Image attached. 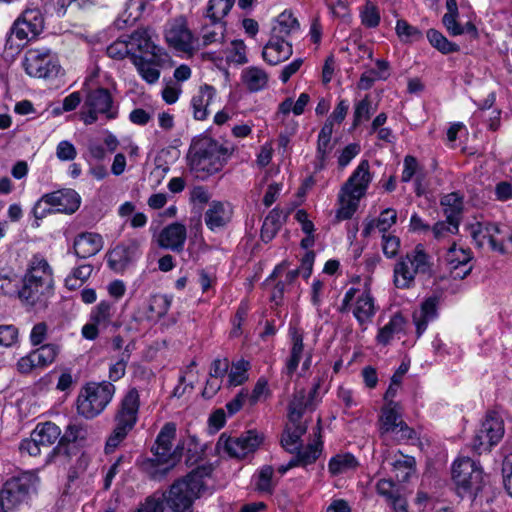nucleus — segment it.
Segmentation results:
<instances>
[{"label":"nucleus","mask_w":512,"mask_h":512,"mask_svg":"<svg viewBox=\"0 0 512 512\" xmlns=\"http://www.w3.org/2000/svg\"><path fill=\"white\" fill-rule=\"evenodd\" d=\"M234 152L229 143H219L210 137L193 142L189 149L188 161L191 171L204 178L219 172Z\"/></svg>","instance_id":"1"},{"label":"nucleus","mask_w":512,"mask_h":512,"mask_svg":"<svg viewBox=\"0 0 512 512\" xmlns=\"http://www.w3.org/2000/svg\"><path fill=\"white\" fill-rule=\"evenodd\" d=\"M226 22L210 21L201 28V43L198 47L222 45L225 41Z\"/></svg>","instance_id":"32"},{"label":"nucleus","mask_w":512,"mask_h":512,"mask_svg":"<svg viewBox=\"0 0 512 512\" xmlns=\"http://www.w3.org/2000/svg\"><path fill=\"white\" fill-rule=\"evenodd\" d=\"M222 441L224 450L229 456L242 459L259 447L262 437L255 430H249L239 437L224 439L221 436L218 443L220 444Z\"/></svg>","instance_id":"15"},{"label":"nucleus","mask_w":512,"mask_h":512,"mask_svg":"<svg viewBox=\"0 0 512 512\" xmlns=\"http://www.w3.org/2000/svg\"><path fill=\"white\" fill-rule=\"evenodd\" d=\"M388 404L382 408L380 417L381 433H389L397 430V424L401 420V414L398 411V404L392 400H388Z\"/></svg>","instance_id":"40"},{"label":"nucleus","mask_w":512,"mask_h":512,"mask_svg":"<svg viewBox=\"0 0 512 512\" xmlns=\"http://www.w3.org/2000/svg\"><path fill=\"white\" fill-rule=\"evenodd\" d=\"M395 31L403 43L419 41L423 36L422 32L417 27L410 25L403 19L397 21Z\"/></svg>","instance_id":"49"},{"label":"nucleus","mask_w":512,"mask_h":512,"mask_svg":"<svg viewBox=\"0 0 512 512\" xmlns=\"http://www.w3.org/2000/svg\"><path fill=\"white\" fill-rule=\"evenodd\" d=\"M459 222L460 221L455 219H446V221L437 222L432 228L434 237L437 240H440L442 238L449 236L450 234L457 233L459 228Z\"/></svg>","instance_id":"57"},{"label":"nucleus","mask_w":512,"mask_h":512,"mask_svg":"<svg viewBox=\"0 0 512 512\" xmlns=\"http://www.w3.org/2000/svg\"><path fill=\"white\" fill-rule=\"evenodd\" d=\"M23 68L31 77L52 79L61 69L57 53L48 47H36L26 50L22 61Z\"/></svg>","instance_id":"8"},{"label":"nucleus","mask_w":512,"mask_h":512,"mask_svg":"<svg viewBox=\"0 0 512 512\" xmlns=\"http://www.w3.org/2000/svg\"><path fill=\"white\" fill-rule=\"evenodd\" d=\"M129 45L150 57L163 56L162 49L154 44L148 29L145 28H139L130 35Z\"/></svg>","instance_id":"29"},{"label":"nucleus","mask_w":512,"mask_h":512,"mask_svg":"<svg viewBox=\"0 0 512 512\" xmlns=\"http://www.w3.org/2000/svg\"><path fill=\"white\" fill-rule=\"evenodd\" d=\"M292 45L284 38L271 35L262 51L263 59L270 65H278L290 58Z\"/></svg>","instance_id":"21"},{"label":"nucleus","mask_w":512,"mask_h":512,"mask_svg":"<svg viewBox=\"0 0 512 512\" xmlns=\"http://www.w3.org/2000/svg\"><path fill=\"white\" fill-rule=\"evenodd\" d=\"M406 326L405 318L399 314H394L389 322L379 329L376 336V340L379 344L386 346L394 339L395 336H399L404 333Z\"/></svg>","instance_id":"34"},{"label":"nucleus","mask_w":512,"mask_h":512,"mask_svg":"<svg viewBox=\"0 0 512 512\" xmlns=\"http://www.w3.org/2000/svg\"><path fill=\"white\" fill-rule=\"evenodd\" d=\"M270 391L268 389V382L265 378H260L256 382L251 393L247 390V404L252 407L256 405L262 399L269 396Z\"/></svg>","instance_id":"56"},{"label":"nucleus","mask_w":512,"mask_h":512,"mask_svg":"<svg viewBox=\"0 0 512 512\" xmlns=\"http://www.w3.org/2000/svg\"><path fill=\"white\" fill-rule=\"evenodd\" d=\"M469 233L478 247L488 244L493 251L505 252L504 239L500 238L498 225L490 222H476L468 226Z\"/></svg>","instance_id":"14"},{"label":"nucleus","mask_w":512,"mask_h":512,"mask_svg":"<svg viewBox=\"0 0 512 512\" xmlns=\"http://www.w3.org/2000/svg\"><path fill=\"white\" fill-rule=\"evenodd\" d=\"M64 192L63 190H57L54 192L46 193L42 195L34 204L32 208V214L35 220H41L46 216L54 213H64ZM39 223L36 222L35 227H38Z\"/></svg>","instance_id":"19"},{"label":"nucleus","mask_w":512,"mask_h":512,"mask_svg":"<svg viewBox=\"0 0 512 512\" xmlns=\"http://www.w3.org/2000/svg\"><path fill=\"white\" fill-rule=\"evenodd\" d=\"M427 39L435 49L443 54L459 51V46L456 43L450 42L441 32L435 29L427 31Z\"/></svg>","instance_id":"44"},{"label":"nucleus","mask_w":512,"mask_h":512,"mask_svg":"<svg viewBox=\"0 0 512 512\" xmlns=\"http://www.w3.org/2000/svg\"><path fill=\"white\" fill-rule=\"evenodd\" d=\"M403 165L404 169L401 175V181L407 183L415 176L416 182H419L422 168L417 159L412 155H407L404 158Z\"/></svg>","instance_id":"55"},{"label":"nucleus","mask_w":512,"mask_h":512,"mask_svg":"<svg viewBox=\"0 0 512 512\" xmlns=\"http://www.w3.org/2000/svg\"><path fill=\"white\" fill-rule=\"evenodd\" d=\"M482 432L488 439V445H496L504 435V423L496 412H488L481 424Z\"/></svg>","instance_id":"35"},{"label":"nucleus","mask_w":512,"mask_h":512,"mask_svg":"<svg viewBox=\"0 0 512 512\" xmlns=\"http://www.w3.org/2000/svg\"><path fill=\"white\" fill-rule=\"evenodd\" d=\"M318 387V384L315 385L309 392H306L304 389L295 391L288 406V419L291 423L301 421L306 411L314 410Z\"/></svg>","instance_id":"18"},{"label":"nucleus","mask_w":512,"mask_h":512,"mask_svg":"<svg viewBox=\"0 0 512 512\" xmlns=\"http://www.w3.org/2000/svg\"><path fill=\"white\" fill-rule=\"evenodd\" d=\"M103 246V237L95 232H82L74 239L73 243L75 255L80 258L96 255Z\"/></svg>","instance_id":"23"},{"label":"nucleus","mask_w":512,"mask_h":512,"mask_svg":"<svg viewBox=\"0 0 512 512\" xmlns=\"http://www.w3.org/2000/svg\"><path fill=\"white\" fill-rule=\"evenodd\" d=\"M377 493L384 497L387 503L401 491L390 479H380L376 484Z\"/></svg>","instance_id":"63"},{"label":"nucleus","mask_w":512,"mask_h":512,"mask_svg":"<svg viewBox=\"0 0 512 512\" xmlns=\"http://www.w3.org/2000/svg\"><path fill=\"white\" fill-rule=\"evenodd\" d=\"M353 300H355V303L352 312L358 323L363 326L371 322L376 313L374 298L372 297L371 292L368 289L360 291L357 288L351 287L344 295L342 304L339 307V312H348Z\"/></svg>","instance_id":"10"},{"label":"nucleus","mask_w":512,"mask_h":512,"mask_svg":"<svg viewBox=\"0 0 512 512\" xmlns=\"http://www.w3.org/2000/svg\"><path fill=\"white\" fill-rule=\"evenodd\" d=\"M432 263L422 244L401 257L394 265L393 281L397 288L413 286L417 275L431 276Z\"/></svg>","instance_id":"7"},{"label":"nucleus","mask_w":512,"mask_h":512,"mask_svg":"<svg viewBox=\"0 0 512 512\" xmlns=\"http://www.w3.org/2000/svg\"><path fill=\"white\" fill-rule=\"evenodd\" d=\"M274 469L270 465L263 466L257 475L256 489L260 492L272 494L276 486V481L273 479Z\"/></svg>","instance_id":"48"},{"label":"nucleus","mask_w":512,"mask_h":512,"mask_svg":"<svg viewBox=\"0 0 512 512\" xmlns=\"http://www.w3.org/2000/svg\"><path fill=\"white\" fill-rule=\"evenodd\" d=\"M162 56L145 58L142 55H131V61L136 66L138 73L149 84H154L159 80Z\"/></svg>","instance_id":"26"},{"label":"nucleus","mask_w":512,"mask_h":512,"mask_svg":"<svg viewBox=\"0 0 512 512\" xmlns=\"http://www.w3.org/2000/svg\"><path fill=\"white\" fill-rule=\"evenodd\" d=\"M115 393L116 387L110 381L86 382L75 400L77 414L86 420L95 419L110 405Z\"/></svg>","instance_id":"4"},{"label":"nucleus","mask_w":512,"mask_h":512,"mask_svg":"<svg viewBox=\"0 0 512 512\" xmlns=\"http://www.w3.org/2000/svg\"><path fill=\"white\" fill-rule=\"evenodd\" d=\"M87 111L80 113V118L86 125H91L98 120V115L105 116L107 120H113L118 116V108L114 105L113 97L108 89L97 88L90 91L85 99Z\"/></svg>","instance_id":"9"},{"label":"nucleus","mask_w":512,"mask_h":512,"mask_svg":"<svg viewBox=\"0 0 512 512\" xmlns=\"http://www.w3.org/2000/svg\"><path fill=\"white\" fill-rule=\"evenodd\" d=\"M176 436V425L172 422L166 423L157 435L155 445L152 447L156 465H166L163 471H168L175 466L179 456L172 452V441Z\"/></svg>","instance_id":"12"},{"label":"nucleus","mask_w":512,"mask_h":512,"mask_svg":"<svg viewBox=\"0 0 512 512\" xmlns=\"http://www.w3.org/2000/svg\"><path fill=\"white\" fill-rule=\"evenodd\" d=\"M307 425L305 422L295 421L286 425L282 434L281 445L289 453H294L301 446V437L306 433Z\"/></svg>","instance_id":"30"},{"label":"nucleus","mask_w":512,"mask_h":512,"mask_svg":"<svg viewBox=\"0 0 512 512\" xmlns=\"http://www.w3.org/2000/svg\"><path fill=\"white\" fill-rule=\"evenodd\" d=\"M382 251L387 258H395L401 246V240L398 236L393 234L382 235Z\"/></svg>","instance_id":"58"},{"label":"nucleus","mask_w":512,"mask_h":512,"mask_svg":"<svg viewBox=\"0 0 512 512\" xmlns=\"http://www.w3.org/2000/svg\"><path fill=\"white\" fill-rule=\"evenodd\" d=\"M88 434L87 425L81 422L70 423L66 428V443L85 440Z\"/></svg>","instance_id":"60"},{"label":"nucleus","mask_w":512,"mask_h":512,"mask_svg":"<svg viewBox=\"0 0 512 512\" xmlns=\"http://www.w3.org/2000/svg\"><path fill=\"white\" fill-rule=\"evenodd\" d=\"M165 494L154 493L145 498L134 512H164Z\"/></svg>","instance_id":"53"},{"label":"nucleus","mask_w":512,"mask_h":512,"mask_svg":"<svg viewBox=\"0 0 512 512\" xmlns=\"http://www.w3.org/2000/svg\"><path fill=\"white\" fill-rule=\"evenodd\" d=\"M375 108L372 107L371 100L366 95L361 101L355 105L353 115V126L357 127L362 121H366L375 112Z\"/></svg>","instance_id":"52"},{"label":"nucleus","mask_w":512,"mask_h":512,"mask_svg":"<svg viewBox=\"0 0 512 512\" xmlns=\"http://www.w3.org/2000/svg\"><path fill=\"white\" fill-rule=\"evenodd\" d=\"M18 342V329L14 325H0V346L10 348Z\"/></svg>","instance_id":"61"},{"label":"nucleus","mask_w":512,"mask_h":512,"mask_svg":"<svg viewBox=\"0 0 512 512\" xmlns=\"http://www.w3.org/2000/svg\"><path fill=\"white\" fill-rule=\"evenodd\" d=\"M142 240L131 238L119 243L107 253L109 267L115 272L124 271L139 254Z\"/></svg>","instance_id":"13"},{"label":"nucleus","mask_w":512,"mask_h":512,"mask_svg":"<svg viewBox=\"0 0 512 512\" xmlns=\"http://www.w3.org/2000/svg\"><path fill=\"white\" fill-rule=\"evenodd\" d=\"M291 339L292 347L284 367V373L288 377H292L296 372L304 352L303 334L294 328L291 330Z\"/></svg>","instance_id":"33"},{"label":"nucleus","mask_w":512,"mask_h":512,"mask_svg":"<svg viewBox=\"0 0 512 512\" xmlns=\"http://www.w3.org/2000/svg\"><path fill=\"white\" fill-rule=\"evenodd\" d=\"M369 168V162L367 160H362L347 182L343 185L344 191L352 193L355 196L363 197L372 180Z\"/></svg>","instance_id":"22"},{"label":"nucleus","mask_w":512,"mask_h":512,"mask_svg":"<svg viewBox=\"0 0 512 512\" xmlns=\"http://www.w3.org/2000/svg\"><path fill=\"white\" fill-rule=\"evenodd\" d=\"M299 29L300 24L297 18L290 10H285L276 18L275 24L271 30V35L286 39L288 36L297 32Z\"/></svg>","instance_id":"36"},{"label":"nucleus","mask_w":512,"mask_h":512,"mask_svg":"<svg viewBox=\"0 0 512 512\" xmlns=\"http://www.w3.org/2000/svg\"><path fill=\"white\" fill-rule=\"evenodd\" d=\"M269 76L266 71L256 66H250L242 71V82L251 92L264 89L268 84Z\"/></svg>","instance_id":"37"},{"label":"nucleus","mask_w":512,"mask_h":512,"mask_svg":"<svg viewBox=\"0 0 512 512\" xmlns=\"http://www.w3.org/2000/svg\"><path fill=\"white\" fill-rule=\"evenodd\" d=\"M33 432L43 447H50L58 440V444L47 455V463L52 462L54 457L59 455L64 448V436H60V428L53 422L48 421L37 424Z\"/></svg>","instance_id":"16"},{"label":"nucleus","mask_w":512,"mask_h":512,"mask_svg":"<svg viewBox=\"0 0 512 512\" xmlns=\"http://www.w3.org/2000/svg\"><path fill=\"white\" fill-rule=\"evenodd\" d=\"M320 423V420L318 421ZM315 439L302 450H298L297 455L291 459V465L307 466L316 462L323 450L321 440V426L318 424L314 429Z\"/></svg>","instance_id":"24"},{"label":"nucleus","mask_w":512,"mask_h":512,"mask_svg":"<svg viewBox=\"0 0 512 512\" xmlns=\"http://www.w3.org/2000/svg\"><path fill=\"white\" fill-rule=\"evenodd\" d=\"M114 306L108 301H101L91 313V321L100 327L106 328L112 321Z\"/></svg>","instance_id":"45"},{"label":"nucleus","mask_w":512,"mask_h":512,"mask_svg":"<svg viewBox=\"0 0 512 512\" xmlns=\"http://www.w3.org/2000/svg\"><path fill=\"white\" fill-rule=\"evenodd\" d=\"M38 476L33 472H22L7 479L0 490V511L16 512L27 504L31 494L36 493Z\"/></svg>","instance_id":"6"},{"label":"nucleus","mask_w":512,"mask_h":512,"mask_svg":"<svg viewBox=\"0 0 512 512\" xmlns=\"http://www.w3.org/2000/svg\"><path fill=\"white\" fill-rule=\"evenodd\" d=\"M250 363L244 359L238 360L232 364L231 371L228 375L229 384L231 386H239L248 380V370Z\"/></svg>","instance_id":"51"},{"label":"nucleus","mask_w":512,"mask_h":512,"mask_svg":"<svg viewBox=\"0 0 512 512\" xmlns=\"http://www.w3.org/2000/svg\"><path fill=\"white\" fill-rule=\"evenodd\" d=\"M358 461L350 453L337 454L328 463V470L332 476H338L353 471L358 466Z\"/></svg>","instance_id":"39"},{"label":"nucleus","mask_w":512,"mask_h":512,"mask_svg":"<svg viewBox=\"0 0 512 512\" xmlns=\"http://www.w3.org/2000/svg\"><path fill=\"white\" fill-rule=\"evenodd\" d=\"M216 96V89L208 84L201 85L198 93L192 97L193 116L196 120H205L209 114V106Z\"/></svg>","instance_id":"28"},{"label":"nucleus","mask_w":512,"mask_h":512,"mask_svg":"<svg viewBox=\"0 0 512 512\" xmlns=\"http://www.w3.org/2000/svg\"><path fill=\"white\" fill-rule=\"evenodd\" d=\"M232 209L228 204L214 201L204 215L206 226L215 231L225 227L231 220Z\"/></svg>","instance_id":"25"},{"label":"nucleus","mask_w":512,"mask_h":512,"mask_svg":"<svg viewBox=\"0 0 512 512\" xmlns=\"http://www.w3.org/2000/svg\"><path fill=\"white\" fill-rule=\"evenodd\" d=\"M19 299L28 306L45 307L54 293L53 274L46 259L34 256L16 290Z\"/></svg>","instance_id":"2"},{"label":"nucleus","mask_w":512,"mask_h":512,"mask_svg":"<svg viewBox=\"0 0 512 512\" xmlns=\"http://www.w3.org/2000/svg\"><path fill=\"white\" fill-rule=\"evenodd\" d=\"M397 222V212L393 208L383 210L377 218L364 221L362 235L364 237L371 236L375 230L382 235L388 234L389 229Z\"/></svg>","instance_id":"27"},{"label":"nucleus","mask_w":512,"mask_h":512,"mask_svg":"<svg viewBox=\"0 0 512 512\" xmlns=\"http://www.w3.org/2000/svg\"><path fill=\"white\" fill-rule=\"evenodd\" d=\"M187 239L185 225L175 222L164 227L158 236V245L173 252H182Z\"/></svg>","instance_id":"20"},{"label":"nucleus","mask_w":512,"mask_h":512,"mask_svg":"<svg viewBox=\"0 0 512 512\" xmlns=\"http://www.w3.org/2000/svg\"><path fill=\"white\" fill-rule=\"evenodd\" d=\"M165 37L168 44L178 51L189 53L194 49L193 34L183 18L174 20Z\"/></svg>","instance_id":"17"},{"label":"nucleus","mask_w":512,"mask_h":512,"mask_svg":"<svg viewBox=\"0 0 512 512\" xmlns=\"http://www.w3.org/2000/svg\"><path fill=\"white\" fill-rule=\"evenodd\" d=\"M501 473L504 488L506 492L512 497V452L504 456Z\"/></svg>","instance_id":"64"},{"label":"nucleus","mask_w":512,"mask_h":512,"mask_svg":"<svg viewBox=\"0 0 512 512\" xmlns=\"http://www.w3.org/2000/svg\"><path fill=\"white\" fill-rule=\"evenodd\" d=\"M446 219H455L460 221V215L463 208L462 199L456 193H450L441 200Z\"/></svg>","instance_id":"46"},{"label":"nucleus","mask_w":512,"mask_h":512,"mask_svg":"<svg viewBox=\"0 0 512 512\" xmlns=\"http://www.w3.org/2000/svg\"><path fill=\"white\" fill-rule=\"evenodd\" d=\"M399 481L405 482L410 475L414 472L415 459L411 456H405L400 451L394 455V461L391 463Z\"/></svg>","instance_id":"43"},{"label":"nucleus","mask_w":512,"mask_h":512,"mask_svg":"<svg viewBox=\"0 0 512 512\" xmlns=\"http://www.w3.org/2000/svg\"><path fill=\"white\" fill-rule=\"evenodd\" d=\"M19 18L29 30L32 38H37L43 32L44 17L39 9H26Z\"/></svg>","instance_id":"41"},{"label":"nucleus","mask_w":512,"mask_h":512,"mask_svg":"<svg viewBox=\"0 0 512 512\" xmlns=\"http://www.w3.org/2000/svg\"><path fill=\"white\" fill-rule=\"evenodd\" d=\"M171 300L168 296L155 294L150 297L148 304L149 318H161L165 316L170 308Z\"/></svg>","instance_id":"47"},{"label":"nucleus","mask_w":512,"mask_h":512,"mask_svg":"<svg viewBox=\"0 0 512 512\" xmlns=\"http://www.w3.org/2000/svg\"><path fill=\"white\" fill-rule=\"evenodd\" d=\"M42 443L38 441L37 436L32 431L30 438L22 439L19 445L21 453H27L29 456L36 457L41 453Z\"/></svg>","instance_id":"62"},{"label":"nucleus","mask_w":512,"mask_h":512,"mask_svg":"<svg viewBox=\"0 0 512 512\" xmlns=\"http://www.w3.org/2000/svg\"><path fill=\"white\" fill-rule=\"evenodd\" d=\"M482 474V468L469 457L457 459L452 466V479L459 494L478 490L481 485Z\"/></svg>","instance_id":"11"},{"label":"nucleus","mask_w":512,"mask_h":512,"mask_svg":"<svg viewBox=\"0 0 512 512\" xmlns=\"http://www.w3.org/2000/svg\"><path fill=\"white\" fill-rule=\"evenodd\" d=\"M471 253L465 249L457 248L453 245L446 254V262L449 270L460 268L462 265L469 264L471 260Z\"/></svg>","instance_id":"50"},{"label":"nucleus","mask_w":512,"mask_h":512,"mask_svg":"<svg viewBox=\"0 0 512 512\" xmlns=\"http://www.w3.org/2000/svg\"><path fill=\"white\" fill-rule=\"evenodd\" d=\"M361 198L362 197L360 196H355L352 193L345 192L342 187L339 194V208L335 215L336 222L351 219L358 209L359 200Z\"/></svg>","instance_id":"38"},{"label":"nucleus","mask_w":512,"mask_h":512,"mask_svg":"<svg viewBox=\"0 0 512 512\" xmlns=\"http://www.w3.org/2000/svg\"><path fill=\"white\" fill-rule=\"evenodd\" d=\"M107 55L115 60H122L127 56L131 57L129 41L118 39L110 44L106 49Z\"/></svg>","instance_id":"59"},{"label":"nucleus","mask_w":512,"mask_h":512,"mask_svg":"<svg viewBox=\"0 0 512 512\" xmlns=\"http://www.w3.org/2000/svg\"><path fill=\"white\" fill-rule=\"evenodd\" d=\"M439 299L436 296L428 297L421 304L419 312H415L413 320L416 325L417 335L420 336L427 328L428 322L437 316Z\"/></svg>","instance_id":"31"},{"label":"nucleus","mask_w":512,"mask_h":512,"mask_svg":"<svg viewBox=\"0 0 512 512\" xmlns=\"http://www.w3.org/2000/svg\"><path fill=\"white\" fill-rule=\"evenodd\" d=\"M360 16L362 24L368 28L377 27L381 19L378 7L370 1L364 5Z\"/></svg>","instance_id":"54"},{"label":"nucleus","mask_w":512,"mask_h":512,"mask_svg":"<svg viewBox=\"0 0 512 512\" xmlns=\"http://www.w3.org/2000/svg\"><path fill=\"white\" fill-rule=\"evenodd\" d=\"M212 473L210 465H202L193 469L185 477L175 481L165 496L166 503L172 512H192V505L205 489L204 478Z\"/></svg>","instance_id":"3"},{"label":"nucleus","mask_w":512,"mask_h":512,"mask_svg":"<svg viewBox=\"0 0 512 512\" xmlns=\"http://www.w3.org/2000/svg\"><path fill=\"white\" fill-rule=\"evenodd\" d=\"M139 408V392L136 388H131L123 396L115 412V425L106 441V453L114 451L134 428L138 421Z\"/></svg>","instance_id":"5"},{"label":"nucleus","mask_w":512,"mask_h":512,"mask_svg":"<svg viewBox=\"0 0 512 512\" xmlns=\"http://www.w3.org/2000/svg\"><path fill=\"white\" fill-rule=\"evenodd\" d=\"M235 0H209L205 18L209 21L224 22L223 19L230 12Z\"/></svg>","instance_id":"42"}]
</instances>
